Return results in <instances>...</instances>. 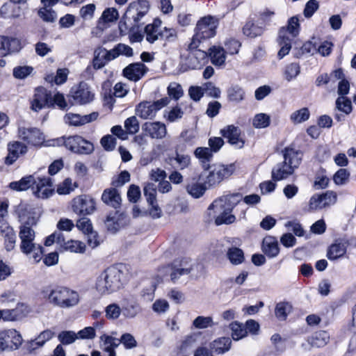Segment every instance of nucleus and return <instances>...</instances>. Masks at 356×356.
<instances>
[{
  "label": "nucleus",
  "mask_w": 356,
  "mask_h": 356,
  "mask_svg": "<svg viewBox=\"0 0 356 356\" xmlns=\"http://www.w3.org/2000/svg\"><path fill=\"white\" fill-rule=\"evenodd\" d=\"M61 245L65 250L76 253H83L86 249L85 244L79 241L70 240L67 242L64 241Z\"/></svg>",
  "instance_id": "obj_47"
},
{
  "label": "nucleus",
  "mask_w": 356,
  "mask_h": 356,
  "mask_svg": "<svg viewBox=\"0 0 356 356\" xmlns=\"http://www.w3.org/2000/svg\"><path fill=\"white\" fill-rule=\"evenodd\" d=\"M22 335L15 329L0 332V351L17 350L22 343Z\"/></svg>",
  "instance_id": "obj_9"
},
{
  "label": "nucleus",
  "mask_w": 356,
  "mask_h": 356,
  "mask_svg": "<svg viewBox=\"0 0 356 356\" xmlns=\"http://www.w3.org/2000/svg\"><path fill=\"white\" fill-rule=\"evenodd\" d=\"M118 12L115 8H106L102 13V17L98 21L97 27L103 29L104 24L107 22H113L118 19Z\"/></svg>",
  "instance_id": "obj_40"
},
{
  "label": "nucleus",
  "mask_w": 356,
  "mask_h": 356,
  "mask_svg": "<svg viewBox=\"0 0 356 356\" xmlns=\"http://www.w3.org/2000/svg\"><path fill=\"white\" fill-rule=\"evenodd\" d=\"M16 4L13 2H10L4 3L0 8L1 15L4 18H17L20 16L19 12L15 13L12 10H14L16 8Z\"/></svg>",
  "instance_id": "obj_48"
},
{
  "label": "nucleus",
  "mask_w": 356,
  "mask_h": 356,
  "mask_svg": "<svg viewBox=\"0 0 356 356\" xmlns=\"http://www.w3.org/2000/svg\"><path fill=\"white\" fill-rule=\"evenodd\" d=\"M227 257L233 265H239L245 261L243 251L236 247L229 248L227 251Z\"/></svg>",
  "instance_id": "obj_39"
},
{
  "label": "nucleus",
  "mask_w": 356,
  "mask_h": 356,
  "mask_svg": "<svg viewBox=\"0 0 356 356\" xmlns=\"http://www.w3.org/2000/svg\"><path fill=\"white\" fill-rule=\"evenodd\" d=\"M147 67L142 63H135L129 65L123 70V75L128 79L137 81L147 72Z\"/></svg>",
  "instance_id": "obj_22"
},
{
  "label": "nucleus",
  "mask_w": 356,
  "mask_h": 356,
  "mask_svg": "<svg viewBox=\"0 0 356 356\" xmlns=\"http://www.w3.org/2000/svg\"><path fill=\"white\" fill-rule=\"evenodd\" d=\"M105 48L99 47L94 51V58L92 60V66L95 70H99L104 67L108 62L106 58Z\"/></svg>",
  "instance_id": "obj_42"
},
{
  "label": "nucleus",
  "mask_w": 356,
  "mask_h": 356,
  "mask_svg": "<svg viewBox=\"0 0 356 356\" xmlns=\"http://www.w3.org/2000/svg\"><path fill=\"white\" fill-rule=\"evenodd\" d=\"M54 336V332L50 330L42 332L37 338L28 342L26 349L29 353L44 346L46 341L50 340Z\"/></svg>",
  "instance_id": "obj_27"
},
{
  "label": "nucleus",
  "mask_w": 356,
  "mask_h": 356,
  "mask_svg": "<svg viewBox=\"0 0 356 356\" xmlns=\"http://www.w3.org/2000/svg\"><path fill=\"white\" fill-rule=\"evenodd\" d=\"M195 156L198 158L204 163V168L209 169L210 167L206 163L209 162L213 157V152L209 147H197L194 152Z\"/></svg>",
  "instance_id": "obj_44"
},
{
  "label": "nucleus",
  "mask_w": 356,
  "mask_h": 356,
  "mask_svg": "<svg viewBox=\"0 0 356 356\" xmlns=\"http://www.w3.org/2000/svg\"><path fill=\"white\" fill-rule=\"evenodd\" d=\"M161 23L162 22L160 19L156 18L152 24H149L145 27L146 40L149 43H154L159 40V34L161 33Z\"/></svg>",
  "instance_id": "obj_28"
},
{
  "label": "nucleus",
  "mask_w": 356,
  "mask_h": 356,
  "mask_svg": "<svg viewBox=\"0 0 356 356\" xmlns=\"http://www.w3.org/2000/svg\"><path fill=\"white\" fill-rule=\"evenodd\" d=\"M336 109L348 115L352 111L351 101L346 97H339L336 100Z\"/></svg>",
  "instance_id": "obj_51"
},
{
  "label": "nucleus",
  "mask_w": 356,
  "mask_h": 356,
  "mask_svg": "<svg viewBox=\"0 0 356 356\" xmlns=\"http://www.w3.org/2000/svg\"><path fill=\"white\" fill-rule=\"evenodd\" d=\"M124 127L127 134L131 135L136 134L140 129L139 122L136 116L127 118Z\"/></svg>",
  "instance_id": "obj_52"
},
{
  "label": "nucleus",
  "mask_w": 356,
  "mask_h": 356,
  "mask_svg": "<svg viewBox=\"0 0 356 356\" xmlns=\"http://www.w3.org/2000/svg\"><path fill=\"white\" fill-rule=\"evenodd\" d=\"M33 68L30 66H19L13 69V76L17 79H25L33 71Z\"/></svg>",
  "instance_id": "obj_64"
},
{
  "label": "nucleus",
  "mask_w": 356,
  "mask_h": 356,
  "mask_svg": "<svg viewBox=\"0 0 356 356\" xmlns=\"http://www.w3.org/2000/svg\"><path fill=\"white\" fill-rule=\"evenodd\" d=\"M102 200L106 204L116 209L120 207L122 199L118 190L113 187L104 191Z\"/></svg>",
  "instance_id": "obj_26"
},
{
  "label": "nucleus",
  "mask_w": 356,
  "mask_h": 356,
  "mask_svg": "<svg viewBox=\"0 0 356 356\" xmlns=\"http://www.w3.org/2000/svg\"><path fill=\"white\" fill-rule=\"evenodd\" d=\"M286 30V35L289 33L292 37H296L298 35L300 31L299 19L297 16H293L288 20L286 27H284Z\"/></svg>",
  "instance_id": "obj_54"
},
{
  "label": "nucleus",
  "mask_w": 356,
  "mask_h": 356,
  "mask_svg": "<svg viewBox=\"0 0 356 356\" xmlns=\"http://www.w3.org/2000/svg\"><path fill=\"white\" fill-rule=\"evenodd\" d=\"M323 202L321 193L313 195L309 199L308 206L302 208L303 213H312L324 209L323 204H322Z\"/></svg>",
  "instance_id": "obj_38"
},
{
  "label": "nucleus",
  "mask_w": 356,
  "mask_h": 356,
  "mask_svg": "<svg viewBox=\"0 0 356 356\" xmlns=\"http://www.w3.org/2000/svg\"><path fill=\"white\" fill-rule=\"evenodd\" d=\"M218 26V19L215 17L207 15L202 17L197 22L195 34L189 43V49L197 48L203 40L213 38L216 33Z\"/></svg>",
  "instance_id": "obj_4"
},
{
  "label": "nucleus",
  "mask_w": 356,
  "mask_h": 356,
  "mask_svg": "<svg viewBox=\"0 0 356 356\" xmlns=\"http://www.w3.org/2000/svg\"><path fill=\"white\" fill-rule=\"evenodd\" d=\"M57 143L75 154H90L94 151L93 144L79 135L61 137L57 139Z\"/></svg>",
  "instance_id": "obj_6"
},
{
  "label": "nucleus",
  "mask_w": 356,
  "mask_h": 356,
  "mask_svg": "<svg viewBox=\"0 0 356 356\" xmlns=\"http://www.w3.org/2000/svg\"><path fill=\"white\" fill-rule=\"evenodd\" d=\"M324 208L334 205L337 200V193L332 191H327L321 193Z\"/></svg>",
  "instance_id": "obj_57"
},
{
  "label": "nucleus",
  "mask_w": 356,
  "mask_h": 356,
  "mask_svg": "<svg viewBox=\"0 0 356 356\" xmlns=\"http://www.w3.org/2000/svg\"><path fill=\"white\" fill-rule=\"evenodd\" d=\"M186 50L188 51V54L181 56L179 66L181 72L201 69L208 62L209 55L205 51L199 49L198 47L191 49L189 44Z\"/></svg>",
  "instance_id": "obj_5"
},
{
  "label": "nucleus",
  "mask_w": 356,
  "mask_h": 356,
  "mask_svg": "<svg viewBox=\"0 0 356 356\" xmlns=\"http://www.w3.org/2000/svg\"><path fill=\"white\" fill-rule=\"evenodd\" d=\"M329 338L327 332L320 330L309 337L307 342L302 344V347L306 350H310L311 348H321L327 344Z\"/></svg>",
  "instance_id": "obj_18"
},
{
  "label": "nucleus",
  "mask_w": 356,
  "mask_h": 356,
  "mask_svg": "<svg viewBox=\"0 0 356 356\" xmlns=\"http://www.w3.org/2000/svg\"><path fill=\"white\" fill-rule=\"evenodd\" d=\"M143 191L147 201L149 205H153L154 203H156V190L154 184L148 183L144 187Z\"/></svg>",
  "instance_id": "obj_56"
},
{
  "label": "nucleus",
  "mask_w": 356,
  "mask_h": 356,
  "mask_svg": "<svg viewBox=\"0 0 356 356\" xmlns=\"http://www.w3.org/2000/svg\"><path fill=\"white\" fill-rule=\"evenodd\" d=\"M72 208L73 211L80 216H87L92 213L96 209V202L88 195H81L72 200Z\"/></svg>",
  "instance_id": "obj_10"
},
{
  "label": "nucleus",
  "mask_w": 356,
  "mask_h": 356,
  "mask_svg": "<svg viewBox=\"0 0 356 356\" xmlns=\"http://www.w3.org/2000/svg\"><path fill=\"white\" fill-rule=\"evenodd\" d=\"M45 107H54L51 93L43 87H38L35 90L31 108L35 111H39Z\"/></svg>",
  "instance_id": "obj_12"
},
{
  "label": "nucleus",
  "mask_w": 356,
  "mask_h": 356,
  "mask_svg": "<svg viewBox=\"0 0 356 356\" xmlns=\"http://www.w3.org/2000/svg\"><path fill=\"white\" fill-rule=\"evenodd\" d=\"M220 214L216 218L215 222L217 225L222 224H231L236 220V217L231 214L232 211H227L225 208H216Z\"/></svg>",
  "instance_id": "obj_45"
},
{
  "label": "nucleus",
  "mask_w": 356,
  "mask_h": 356,
  "mask_svg": "<svg viewBox=\"0 0 356 356\" xmlns=\"http://www.w3.org/2000/svg\"><path fill=\"white\" fill-rule=\"evenodd\" d=\"M232 341L229 337H221L213 341L211 345V349L216 354H223L231 348Z\"/></svg>",
  "instance_id": "obj_34"
},
{
  "label": "nucleus",
  "mask_w": 356,
  "mask_h": 356,
  "mask_svg": "<svg viewBox=\"0 0 356 356\" xmlns=\"http://www.w3.org/2000/svg\"><path fill=\"white\" fill-rule=\"evenodd\" d=\"M310 113L307 108L296 111L291 115L290 119L294 124H300L307 120Z\"/></svg>",
  "instance_id": "obj_50"
},
{
  "label": "nucleus",
  "mask_w": 356,
  "mask_h": 356,
  "mask_svg": "<svg viewBox=\"0 0 356 356\" xmlns=\"http://www.w3.org/2000/svg\"><path fill=\"white\" fill-rule=\"evenodd\" d=\"M264 28L251 20L248 21L243 27V34L249 38H254L263 34Z\"/></svg>",
  "instance_id": "obj_35"
},
{
  "label": "nucleus",
  "mask_w": 356,
  "mask_h": 356,
  "mask_svg": "<svg viewBox=\"0 0 356 356\" xmlns=\"http://www.w3.org/2000/svg\"><path fill=\"white\" fill-rule=\"evenodd\" d=\"M29 225V223L28 222L21 225L19 233L21 239V251L26 255H29V250L35 245V243H33L35 232Z\"/></svg>",
  "instance_id": "obj_14"
},
{
  "label": "nucleus",
  "mask_w": 356,
  "mask_h": 356,
  "mask_svg": "<svg viewBox=\"0 0 356 356\" xmlns=\"http://www.w3.org/2000/svg\"><path fill=\"white\" fill-rule=\"evenodd\" d=\"M52 187V181L49 177L38 178V181L33 187V194L39 198L46 199L54 192Z\"/></svg>",
  "instance_id": "obj_16"
},
{
  "label": "nucleus",
  "mask_w": 356,
  "mask_h": 356,
  "mask_svg": "<svg viewBox=\"0 0 356 356\" xmlns=\"http://www.w3.org/2000/svg\"><path fill=\"white\" fill-rule=\"evenodd\" d=\"M8 154L6 157L5 163L7 165L13 164L19 156L27 152V147L21 142L15 141L8 145Z\"/></svg>",
  "instance_id": "obj_23"
},
{
  "label": "nucleus",
  "mask_w": 356,
  "mask_h": 356,
  "mask_svg": "<svg viewBox=\"0 0 356 356\" xmlns=\"http://www.w3.org/2000/svg\"><path fill=\"white\" fill-rule=\"evenodd\" d=\"M159 37V40L173 42L177 38V31L175 29L164 27L163 30L161 29Z\"/></svg>",
  "instance_id": "obj_61"
},
{
  "label": "nucleus",
  "mask_w": 356,
  "mask_h": 356,
  "mask_svg": "<svg viewBox=\"0 0 356 356\" xmlns=\"http://www.w3.org/2000/svg\"><path fill=\"white\" fill-rule=\"evenodd\" d=\"M97 117L98 113L96 112L85 115L69 113L65 115V120L70 125L81 126L95 120Z\"/></svg>",
  "instance_id": "obj_24"
},
{
  "label": "nucleus",
  "mask_w": 356,
  "mask_h": 356,
  "mask_svg": "<svg viewBox=\"0 0 356 356\" xmlns=\"http://www.w3.org/2000/svg\"><path fill=\"white\" fill-rule=\"evenodd\" d=\"M197 329H204L213 325V318L211 316H197L193 323Z\"/></svg>",
  "instance_id": "obj_59"
},
{
  "label": "nucleus",
  "mask_w": 356,
  "mask_h": 356,
  "mask_svg": "<svg viewBox=\"0 0 356 356\" xmlns=\"http://www.w3.org/2000/svg\"><path fill=\"white\" fill-rule=\"evenodd\" d=\"M36 179L33 175H29L22 178L19 181H13L9 184V187L15 191H26L30 187H34Z\"/></svg>",
  "instance_id": "obj_33"
},
{
  "label": "nucleus",
  "mask_w": 356,
  "mask_h": 356,
  "mask_svg": "<svg viewBox=\"0 0 356 356\" xmlns=\"http://www.w3.org/2000/svg\"><path fill=\"white\" fill-rule=\"evenodd\" d=\"M243 199L241 193H233L223 195L213 201L209 207V209H214V208H225L227 211H232L235 206H236Z\"/></svg>",
  "instance_id": "obj_13"
},
{
  "label": "nucleus",
  "mask_w": 356,
  "mask_h": 356,
  "mask_svg": "<svg viewBox=\"0 0 356 356\" xmlns=\"http://www.w3.org/2000/svg\"><path fill=\"white\" fill-rule=\"evenodd\" d=\"M235 170L233 164L229 165H214L213 169L207 175L204 183L208 188L216 186L220 183L224 179L230 177Z\"/></svg>",
  "instance_id": "obj_8"
},
{
  "label": "nucleus",
  "mask_w": 356,
  "mask_h": 356,
  "mask_svg": "<svg viewBox=\"0 0 356 356\" xmlns=\"http://www.w3.org/2000/svg\"><path fill=\"white\" fill-rule=\"evenodd\" d=\"M262 250L268 257H275L280 252L277 241L271 236L265 238L263 241Z\"/></svg>",
  "instance_id": "obj_30"
},
{
  "label": "nucleus",
  "mask_w": 356,
  "mask_h": 356,
  "mask_svg": "<svg viewBox=\"0 0 356 356\" xmlns=\"http://www.w3.org/2000/svg\"><path fill=\"white\" fill-rule=\"evenodd\" d=\"M291 308V307L288 302L277 303L275 311L276 317L280 320H285Z\"/></svg>",
  "instance_id": "obj_58"
},
{
  "label": "nucleus",
  "mask_w": 356,
  "mask_h": 356,
  "mask_svg": "<svg viewBox=\"0 0 356 356\" xmlns=\"http://www.w3.org/2000/svg\"><path fill=\"white\" fill-rule=\"evenodd\" d=\"M0 235L4 239L6 250L8 252L13 250L16 243V234L13 227L0 232Z\"/></svg>",
  "instance_id": "obj_41"
},
{
  "label": "nucleus",
  "mask_w": 356,
  "mask_h": 356,
  "mask_svg": "<svg viewBox=\"0 0 356 356\" xmlns=\"http://www.w3.org/2000/svg\"><path fill=\"white\" fill-rule=\"evenodd\" d=\"M208 188L206 184L199 182H192L186 186L187 192L194 198L202 197Z\"/></svg>",
  "instance_id": "obj_43"
},
{
  "label": "nucleus",
  "mask_w": 356,
  "mask_h": 356,
  "mask_svg": "<svg viewBox=\"0 0 356 356\" xmlns=\"http://www.w3.org/2000/svg\"><path fill=\"white\" fill-rule=\"evenodd\" d=\"M41 293L49 303L61 308H70L76 306L79 302V293L65 286H46Z\"/></svg>",
  "instance_id": "obj_1"
},
{
  "label": "nucleus",
  "mask_w": 356,
  "mask_h": 356,
  "mask_svg": "<svg viewBox=\"0 0 356 356\" xmlns=\"http://www.w3.org/2000/svg\"><path fill=\"white\" fill-rule=\"evenodd\" d=\"M94 98V94L90 90L88 85L81 82L76 88H72L69 97L72 104H86L90 103Z\"/></svg>",
  "instance_id": "obj_11"
},
{
  "label": "nucleus",
  "mask_w": 356,
  "mask_h": 356,
  "mask_svg": "<svg viewBox=\"0 0 356 356\" xmlns=\"http://www.w3.org/2000/svg\"><path fill=\"white\" fill-rule=\"evenodd\" d=\"M346 252V245L345 243L341 241H336L334 243L332 244L327 252V257L330 260H336L343 257Z\"/></svg>",
  "instance_id": "obj_32"
},
{
  "label": "nucleus",
  "mask_w": 356,
  "mask_h": 356,
  "mask_svg": "<svg viewBox=\"0 0 356 356\" xmlns=\"http://www.w3.org/2000/svg\"><path fill=\"white\" fill-rule=\"evenodd\" d=\"M282 153L284 161L277 163L272 170V179L275 181L286 179L292 175L302 161V152L291 146L285 147Z\"/></svg>",
  "instance_id": "obj_2"
},
{
  "label": "nucleus",
  "mask_w": 356,
  "mask_h": 356,
  "mask_svg": "<svg viewBox=\"0 0 356 356\" xmlns=\"http://www.w3.org/2000/svg\"><path fill=\"white\" fill-rule=\"evenodd\" d=\"M77 339H79L77 333L71 330L62 331L58 335V341L65 346L72 344Z\"/></svg>",
  "instance_id": "obj_49"
},
{
  "label": "nucleus",
  "mask_w": 356,
  "mask_h": 356,
  "mask_svg": "<svg viewBox=\"0 0 356 356\" xmlns=\"http://www.w3.org/2000/svg\"><path fill=\"white\" fill-rule=\"evenodd\" d=\"M142 129L152 138L162 139L167 134L166 126L161 122H147Z\"/></svg>",
  "instance_id": "obj_17"
},
{
  "label": "nucleus",
  "mask_w": 356,
  "mask_h": 356,
  "mask_svg": "<svg viewBox=\"0 0 356 356\" xmlns=\"http://www.w3.org/2000/svg\"><path fill=\"white\" fill-rule=\"evenodd\" d=\"M38 16L46 22H54L57 18V15L51 8H41L38 12Z\"/></svg>",
  "instance_id": "obj_55"
},
{
  "label": "nucleus",
  "mask_w": 356,
  "mask_h": 356,
  "mask_svg": "<svg viewBox=\"0 0 356 356\" xmlns=\"http://www.w3.org/2000/svg\"><path fill=\"white\" fill-rule=\"evenodd\" d=\"M130 181V174L128 171L124 170L120 172V174L116 177L114 178L111 181V185L115 187H121L125 183L129 182Z\"/></svg>",
  "instance_id": "obj_62"
},
{
  "label": "nucleus",
  "mask_w": 356,
  "mask_h": 356,
  "mask_svg": "<svg viewBox=\"0 0 356 356\" xmlns=\"http://www.w3.org/2000/svg\"><path fill=\"white\" fill-rule=\"evenodd\" d=\"M122 268V264L112 266L107 268L99 275L96 287L100 293H111L120 288L124 275Z\"/></svg>",
  "instance_id": "obj_3"
},
{
  "label": "nucleus",
  "mask_w": 356,
  "mask_h": 356,
  "mask_svg": "<svg viewBox=\"0 0 356 356\" xmlns=\"http://www.w3.org/2000/svg\"><path fill=\"white\" fill-rule=\"evenodd\" d=\"M209 51V55L211 58V63L214 65L220 66L225 63L226 56L222 47L213 46Z\"/></svg>",
  "instance_id": "obj_36"
},
{
  "label": "nucleus",
  "mask_w": 356,
  "mask_h": 356,
  "mask_svg": "<svg viewBox=\"0 0 356 356\" xmlns=\"http://www.w3.org/2000/svg\"><path fill=\"white\" fill-rule=\"evenodd\" d=\"M105 312L108 319H117L120 316L122 310L117 304L113 303L106 307Z\"/></svg>",
  "instance_id": "obj_63"
},
{
  "label": "nucleus",
  "mask_w": 356,
  "mask_h": 356,
  "mask_svg": "<svg viewBox=\"0 0 356 356\" xmlns=\"http://www.w3.org/2000/svg\"><path fill=\"white\" fill-rule=\"evenodd\" d=\"M165 162L172 168L181 170L188 167L191 163V158L188 155L180 154L176 150L175 155L168 156L165 159Z\"/></svg>",
  "instance_id": "obj_25"
},
{
  "label": "nucleus",
  "mask_w": 356,
  "mask_h": 356,
  "mask_svg": "<svg viewBox=\"0 0 356 356\" xmlns=\"http://www.w3.org/2000/svg\"><path fill=\"white\" fill-rule=\"evenodd\" d=\"M170 277L173 282H176L181 277L188 275L192 270V267L186 263L181 262L179 264L175 261L172 264Z\"/></svg>",
  "instance_id": "obj_29"
},
{
  "label": "nucleus",
  "mask_w": 356,
  "mask_h": 356,
  "mask_svg": "<svg viewBox=\"0 0 356 356\" xmlns=\"http://www.w3.org/2000/svg\"><path fill=\"white\" fill-rule=\"evenodd\" d=\"M229 327L232 330V339L235 341H238L247 335L246 329L242 323L234 321L229 325Z\"/></svg>",
  "instance_id": "obj_46"
},
{
  "label": "nucleus",
  "mask_w": 356,
  "mask_h": 356,
  "mask_svg": "<svg viewBox=\"0 0 356 356\" xmlns=\"http://www.w3.org/2000/svg\"><path fill=\"white\" fill-rule=\"evenodd\" d=\"M19 138L29 145H40L44 141L43 134L37 128H19Z\"/></svg>",
  "instance_id": "obj_15"
},
{
  "label": "nucleus",
  "mask_w": 356,
  "mask_h": 356,
  "mask_svg": "<svg viewBox=\"0 0 356 356\" xmlns=\"http://www.w3.org/2000/svg\"><path fill=\"white\" fill-rule=\"evenodd\" d=\"M222 136L228 139V142L237 147L242 148L244 145V140L241 138V129L234 125H228L221 129Z\"/></svg>",
  "instance_id": "obj_21"
},
{
  "label": "nucleus",
  "mask_w": 356,
  "mask_h": 356,
  "mask_svg": "<svg viewBox=\"0 0 356 356\" xmlns=\"http://www.w3.org/2000/svg\"><path fill=\"white\" fill-rule=\"evenodd\" d=\"M21 42L16 38L0 36V56H6L21 49Z\"/></svg>",
  "instance_id": "obj_20"
},
{
  "label": "nucleus",
  "mask_w": 356,
  "mask_h": 356,
  "mask_svg": "<svg viewBox=\"0 0 356 356\" xmlns=\"http://www.w3.org/2000/svg\"><path fill=\"white\" fill-rule=\"evenodd\" d=\"M291 39L286 35V30L284 28H281L279 31L278 42L281 48L278 51L277 56L282 59L284 56L287 55L291 48Z\"/></svg>",
  "instance_id": "obj_31"
},
{
  "label": "nucleus",
  "mask_w": 356,
  "mask_h": 356,
  "mask_svg": "<svg viewBox=\"0 0 356 356\" xmlns=\"http://www.w3.org/2000/svg\"><path fill=\"white\" fill-rule=\"evenodd\" d=\"M169 103L170 99L167 97L153 102H142L136 106V114L142 119L152 120L156 116L157 111L166 106Z\"/></svg>",
  "instance_id": "obj_7"
},
{
  "label": "nucleus",
  "mask_w": 356,
  "mask_h": 356,
  "mask_svg": "<svg viewBox=\"0 0 356 356\" xmlns=\"http://www.w3.org/2000/svg\"><path fill=\"white\" fill-rule=\"evenodd\" d=\"M149 10V3L146 0H138V2H134L128 6L126 14L131 15L135 10L148 12Z\"/></svg>",
  "instance_id": "obj_53"
},
{
  "label": "nucleus",
  "mask_w": 356,
  "mask_h": 356,
  "mask_svg": "<svg viewBox=\"0 0 356 356\" xmlns=\"http://www.w3.org/2000/svg\"><path fill=\"white\" fill-rule=\"evenodd\" d=\"M227 94L229 102L239 103L244 99L245 92L241 86L234 85L227 89Z\"/></svg>",
  "instance_id": "obj_37"
},
{
  "label": "nucleus",
  "mask_w": 356,
  "mask_h": 356,
  "mask_svg": "<svg viewBox=\"0 0 356 356\" xmlns=\"http://www.w3.org/2000/svg\"><path fill=\"white\" fill-rule=\"evenodd\" d=\"M270 116L265 113H259L255 115L253 120V125L256 128H266L270 124Z\"/></svg>",
  "instance_id": "obj_60"
},
{
  "label": "nucleus",
  "mask_w": 356,
  "mask_h": 356,
  "mask_svg": "<svg viewBox=\"0 0 356 356\" xmlns=\"http://www.w3.org/2000/svg\"><path fill=\"white\" fill-rule=\"evenodd\" d=\"M30 312L29 307L24 303H18L15 309H3L2 320L4 321H13L22 319Z\"/></svg>",
  "instance_id": "obj_19"
}]
</instances>
